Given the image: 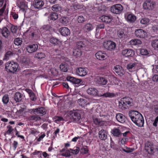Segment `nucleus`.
<instances>
[{"label":"nucleus","mask_w":158,"mask_h":158,"mask_svg":"<svg viewBox=\"0 0 158 158\" xmlns=\"http://www.w3.org/2000/svg\"><path fill=\"white\" fill-rule=\"evenodd\" d=\"M70 153L71 152H69V150H66L65 152V153H62L61 154V155L66 157H70L71 156Z\"/></svg>","instance_id":"nucleus-50"},{"label":"nucleus","mask_w":158,"mask_h":158,"mask_svg":"<svg viewBox=\"0 0 158 158\" xmlns=\"http://www.w3.org/2000/svg\"><path fill=\"white\" fill-rule=\"evenodd\" d=\"M6 7V4L4 5V6L0 9V16H1L4 12Z\"/></svg>","instance_id":"nucleus-61"},{"label":"nucleus","mask_w":158,"mask_h":158,"mask_svg":"<svg viewBox=\"0 0 158 158\" xmlns=\"http://www.w3.org/2000/svg\"><path fill=\"white\" fill-rule=\"evenodd\" d=\"M129 115L132 121L138 126L141 127L143 126L144 120L143 117L138 111H130L129 112Z\"/></svg>","instance_id":"nucleus-1"},{"label":"nucleus","mask_w":158,"mask_h":158,"mask_svg":"<svg viewBox=\"0 0 158 158\" xmlns=\"http://www.w3.org/2000/svg\"><path fill=\"white\" fill-rule=\"evenodd\" d=\"M32 101H35L36 100V98H35V95L34 93L33 92L29 95Z\"/></svg>","instance_id":"nucleus-56"},{"label":"nucleus","mask_w":158,"mask_h":158,"mask_svg":"<svg viewBox=\"0 0 158 158\" xmlns=\"http://www.w3.org/2000/svg\"><path fill=\"white\" fill-rule=\"evenodd\" d=\"M135 35L138 37L144 38L147 35L146 32L142 29H137L135 32Z\"/></svg>","instance_id":"nucleus-13"},{"label":"nucleus","mask_w":158,"mask_h":158,"mask_svg":"<svg viewBox=\"0 0 158 158\" xmlns=\"http://www.w3.org/2000/svg\"><path fill=\"white\" fill-rule=\"evenodd\" d=\"M150 21V19L148 18H144L140 20V23L142 24H147Z\"/></svg>","instance_id":"nucleus-46"},{"label":"nucleus","mask_w":158,"mask_h":158,"mask_svg":"<svg viewBox=\"0 0 158 158\" xmlns=\"http://www.w3.org/2000/svg\"><path fill=\"white\" fill-rule=\"evenodd\" d=\"M5 69L7 72L14 73L19 70V64L16 62L13 61L8 62L5 64Z\"/></svg>","instance_id":"nucleus-4"},{"label":"nucleus","mask_w":158,"mask_h":158,"mask_svg":"<svg viewBox=\"0 0 158 158\" xmlns=\"http://www.w3.org/2000/svg\"><path fill=\"white\" fill-rule=\"evenodd\" d=\"M103 46L105 48L110 51H112L115 49L116 47V43L111 41L109 40L103 43Z\"/></svg>","instance_id":"nucleus-8"},{"label":"nucleus","mask_w":158,"mask_h":158,"mask_svg":"<svg viewBox=\"0 0 158 158\" xmlns=\"http://www.w3.org/2000/svg\"><path fill=\"white\" fill-rule=\"evenodd\" d=\"M31 114H37L39 116H42L46 114V110L44 107L31 109L29 110Z\"/></svg>","instance_id":"nucleus-6"},{"label":"nucleus","mask_w":158,"mask_h":158,"mask_svg":"<svg viewBox=\"0 0 158 158\" xmlns=\"http://www.w3.org/2000/svg\"><path fill=\"white\" fill-rule=\"evenodd\" d=\"M132 98L128 97L122 98L118 102V107L123 110L133 105Z\"/></svg>","instance_id":"nucleus-3"},{"label":"nucleus","mask_w":158,"mask_h":158,"mask_svg":"<svg viewBox=\"0 0 158 158\" xmlns=\"http://www.w3.org/2000/svg\"><path fill=\"white\" fill-rule=\"evenodd\" d=\"M52 9L54 11H60L61 10V8L59 5L56 4L54 5L52 7Z\"/></svg>","instance_id":"nucleus-39"},{"label":"nucleus","mask_w":158,"mask_h":158,"mask_svg":"<svg viewBox=\"0 0 158 158\" xmlns=\"http://www.w3.org/2000/svg\"><path fill=\"white\" fill-rule=\"evenodd\" d=\"M145 149L148 153L150 154H154L158 152V148L153 143L148 141L145 144Z\"/></svg>","instance_id":"nucleus-5"},{"label":"nucleus","mask_w":158,"mask_h":158,"mask_svg":"<svg viewBox=\"0 0 158 158\" xmlns=\"http://www.w3.org/2000/svg\"><path fill=\"white\" fill-rule=\"evenodd\" d=\"M10 30L11 32L13 33H16L18 30V27L17 26L12 25L10 28Z\"/></svg>","instance_id":"nucleus-51"},{"label":"nucleus","mask_w":158,"mask_h":158,"mask_svg":"<svg viewBox=\"0 0 158 158\" xmlns=\"http://www.w3.org/2000/svg\"><path fill=\"white\" fill-rule=\"evenodd\" d=\"M2 101L4 104H7L9 101V98L8 95L7 94H5L4 95L2 98Z\"/></svg>","instance_id":"nucleus-45"},{"label":"nucleus","mask_w":158,"mask_h":158,"mask_svg":"<svg viewBox=\"0 0 158 158\" xmlns=\"http://www.w3.org/2000/svg\"><path fill=\"white\" fill-rule=\"evenodd\" d=\"M82 54V52L80 49L75 48L73 51V55L76 57H80Z\"/></svg>","instance_id":"nucleus-30"},{"label":"nucleus","mask_w":158,"mask_h":158,"mask_svg":"<svg viewBox=\"0 0 158 158\" xmlns=\"http://www.w3.org/2000/svg\"><path fill=\"white\" fill-rule=\"evenodd\" d=\"M158 124V116H157L155 119L153 123V125L154 127H156Z\"/></svg>","instance_id":"nucleus-59"},{"label":"nucleus","mask_w":158,"mask_h":158,"mask_svg":"<svg viewBox=\"0 0 158 158\" xmlns=\"http://www.w3.org/2000/svg\"><path fill=\"white\" fill-rule=\"evenodd\" d=\"M151 45L155 50H158V40H152L151 42Z\"/></svg>","instance_id":"nucleus-38"},{"label":"nucleus","mask_w":158,"mask_h":158,"mask_svg":"<svg viewBox=\"0 0 158 158\" xmlns=\"http://www.w3.org/2000/svg\"><path fill=\"white\" fill-rule=\"evenodd\" d=\"M76 74L79 76L83 77L86 75L87 71L86 69L82 67H79L76 69Z\"/></svg>","instance_id":"nucleus-14"},{"label":"nucleus","mask_w":158,"mask_h":158,"mask_svg":"<svg viewBox=\"0 0 158 158\" xmlns=\"http://www.w3.org/2000/svg\"><path fill=\"white\" fill-rule=\"evenodd\" d=\"M69 115L70 116L72 121L77 122L81 118L80 113L77 112H70L69 113Z\"/></svg>","instance_id":"nucleus-11"},{"label":"nucleus","mask_w":158,"mask_h":158,"mask_svg":"<svg viewBox=\"0 0 158 158\" xmlns=\"http://www.w3.org/2000/svg\"><path fill=\"white\" fill-rule=\"evenodd\" d=\"M134 150V148H126V153H131Z\"/></svg>","instance_id":"nucleus-57"},{"label":"nucleus","mask_w":158,"mask_h":158,"mask_svg":"<svg viewBox=\"0 0 158 158\" xmlns=\"http://www.w3.org/2000/svg\"><path fill=\"white\" fill-rule=\"evenodd\" d=\"M105 26L104 24H99L96 25V30L98 29H103L104 28Z\"/></svg>","instance_id":"nucleus-55"},{"label":"nucleus","mask_w":158,"mask_h":158,"mask_svg":"<svg viewBox=\"0 0 158 158\" xmlns=\"http://www.w3.org/2000/svg\"><path fill=\"white\" fill-rule=\"evenodd\" d=\"M98 81L100 84L103 85H106L107 82V80L104 77H100L98 79Z\"/></svg>","instance_id":"nucleus-42"},{"label":"nucleus","mask_w":158,"mask_h":158,"mask_svg":"<svg viewBox=\"0 0 158 158\" xmlns=\"http://www.w3.org/2000/svg\"><path fill=\"white\" fill-rule=\"evenodd\" d=\"M111 133L114 136L119 137L122 135L120 130L118 128H114L111 130Z\"/></svg>","instance_id":"nucleus-29"},{"label":"nucleus","mask_w":158,"mask_h":158,"mask_svg":"<svg viewBox=\"0 0 158 158\" xmlns=\"http://www.w3.org/2000/svg\"><path fill=\"white\" fill-rule=\"evenodd\" d=\"M125 30L124 29H121L118 30L117 32V35L118 37L121 39L125 38L126 36V33H125Z\"/></svg>","instance_id":"nucleus-27"},{"label":"nucleus","mask_w":158,"mask_h":158,"mask_svg":"<svg viewBox=\"0 0 158 158\" xmlns=\"http://www.w3.org/2000/svg\"><path fill=\"white\" fill-rule=\"evenodd\" d=\"M58 15L56 12H52L50 14L49 18L50 20L55 21L58 18Z\"/></svg>","instance_id":"nucleus-37"},{"label":"nucleus","mask_w":158,"mask_h":158,"mask_svg":"<svg viewBox=\"0 0 158 158\" xmlns=\"http://www.w3.org/2000/svg\"><path fill=\"white\" fill-rule=\"evenodd\" d=\"M7 128L8 129V130L5 133L4 135L5 136H6V134H10L12 131L13 130V129L12 128V126L10 125L8 126Z\"/></svg>","instance_id":"nucleus-48"},{"label":"nucleus","mask_w":158,"mask_h":158,"mask_svg":"<svg viewBox=\"0 0 158 158\" xmlns=\"http://www.w3.org/2000/svg\"><path fill=\"white\" fill-rule=\"evenodd\" d=\"M128 139H127L123 138L121 140V143L122 145H123L125 143V142Z\"/></svg>","instance_id":"nucleus-63"},{"label":"nucleus","mask_w":158,"mask_h":158,"mask_svg":"<svg viewBox=\"0 0 158 158\" xmlns=\"http://www.w3.org/2000/svg\"><path fill=\"white\" fill-rule=\"evenodd\" d=\"M60 68L61 71L63 72H67L68 71V69L67 65L65 64L62 63L60 65Z\"/></svg>","instance_id":"nucleus-43"},{"label":"nucleus","mask_w":158,"mask_h":158,"mask_svg":"<svg viewBox=\"0 0 158 158\" xmlns=\"http://www.w3.org/2000/svg\"><path fill=\"white\" fill-rule=\"evenodd\" d=\"M59 31L62 35L64 36L69 35L70 33V30L66 27L61 28L59 30Z\"/></svg>","instance_id":"nucleus-21"},{"label":"nucleus","mask_w":158,"mask_h":158,"mask_svg":"<svg viewBox=\"0 0 158 158\" xmlns=\"http://www.w3.org/2000/svg\"><path fill=\"white\" fill-rule=\"evenodd\" d=\"M155 6V3L151 0H147L143 4V7L146 10H152Z\"/></svg>","instance_id":"nucleus-9"},{"label":"nucleus","mask_w":158,"mask_h":158,"mask_svg":"<svg viewBox=\"0 0 158 158\" xmlns=\"http://www.w3.org/2000/svg\"><path fill=\"white\" fill-rule=\"evenodd\" d=\"M140 54L142 55L146 56L149 54L148 51L146 49H139Z\"/></svg>","instance_id":"nucleus-44"},{"label":"nucleus","mask_w":158,"mask_h":158,"mask_svg":"<svg viewBox=\"0 0 158 158\" xmlns=\"http://www.w3.org/2000/svg\"><path fill=\"white\" fill-rule=\"evenodd\" d=\"M122 54L123 56L129 58L133 57L135 55V52L132 49H126L122 50Z\"/></svg>","instance_id":"nucleus-10"},{"label":"nucleus","mask_w":158,"mask_h":158,"mask_svg":"<svg viewBox=\"0 0 158 158\" xmlns=\"http://www.w3.org/2000/svg\"><path fill=\"white\" fill-rule=\"evenodd\" d=\"M50 42L53 44L56 45L59 42V40L56 38L53 37L50 38L49 40Z\"/></svg>","instance_id":"nucleus-41"},{"label":"nucleus","mask_w":158,"mask_h":158,"mask_svg":"<svg viewBox=\"0 0 158 158\" xmlns=\"http://www.w3.org/2000/svg\"><path fill=\"white\" fill-rule=\"evenodd\" d=\"M14 42L15 45L19 46L22 44V41L20 38H17L15 39Z\"/></svg>","instance_id":"nucleus-47"},{"label":"nucleus","mask_w":158,"mask_h":158,"mask_svg":"<svg viewBox=\"0 0 158 158\" xmlns=\"http://www.w3.org/2000/svg\"><path fill=\"white\" fill-rule=\"evenodd\" d=\"M152 80L156 82H158V75H155L152 77Z\"/></svg>","instance_id":"nucleus-60"},{"label":"nucleus","mask_w":158,"mask_h":158,"mask_svg":"<svg viewBox=\"0 0 158 158\" xmlns=\"http://www.w3.org/2000/svg\"><path fill=\"white\" fill-rule=\"evenodd\" d=\"M137 64L134 62L133 63H130L127 64V69L130 71H133L135 69V67L136 66Z\"/></svg>","instance_id":"nucleus-33"},{"label":"nucleus","mask_w":158,"mask_h":158,"mask_svg":"<svg viewBox=\"0 0 158 158\" xmlns=\"http://www.w3.org/2000/svg\"><path fill=\"white\" fill-rule=\"evenodd\" d=\"M87 92L88 94L94 96L112 98L115 96V94H114L109 92H107L103 94H99L98 93V90L96 88L93 87L89 88L87 90Z\"/></svg>","instance_id":"nucleus-2"},{"label":"nucleus","mask_w":158,"mask_h":158,"mask_svg":"<svg viewBox=\"0 0 158 158\" xmlns=\"http://www.w3.org/2000/svg\"><path fill=\"white\" fill-rule=\"evenodd\" d=\"M87 41H79L76 42L75 48L80 49L85 48L86 46Z\"/></svg>","instance_id":"nucleus-23"},{"label":"nucleus","mask_w":158,"mask_h":158,"mask_svg":"<svg viewBox=\"0 0 158 158\" xmlns=\"http://www.w3.org/2000/svg\"><path fill=\"white\" fill-rule=\"evenodd\" d=\"M154 110L155 112L158 115V106H154Z\"/></svg>","instance_id":"nucleus-64"},{"label":"nucleus","mask_w":158,"mask_h":158,"mask_svg":"<svg viewBox=\"0 0 158 158\" xmlns=\"http://www.w3.org/2000/svg\"><path fill=\"white\" fill-rule=\"evenodd\" d=\"M13 98L16 102H19L22 101L23 98V96L22 94L18 92L14 94Z\"/></svg>","instance_id":"nucleus-20"},{"label":"nucleus","mask_w":158,"mask_h":158,"mask_svg":"<svg viewBox=\"0 0 158 158\" xmlns=\"http://www.w3.org/2000/svg\"><path fill=\"white\" fill-rule=\"evenodd\" d=\"M77 20L79 23H82L85 21V18L81 15L78 16Z\"/></svg>","instance_id":"nucleus-49"},{"label":"nucleus","mask_w":158,"mask_h":158,"mask_svg":"<svg viewBox=\"0 0 158 158\" xmlns=\"http://www.w3.org/2000/svg\"><path fill=\"white\" fill-rule=\"evenodd\" d=\"M2 34L5 38H7L10 35V32L6 27H4L3 28Z\"/></svg>","instance_id":"nucleus-34"},{"label":"nucleus","mask_w":158,"mask_h":158,"mask_svg":"<svg viewBox=\"0 0 158 158\" xmlns=\"http://www.w3.org/2000/svg\"><path fill=\"white\" fill-rule=\"evenodd\" d=\"M31 115L28 118V119L30 121L37 122L41 119V118L38 115Z\"/></svg>","instance_id":"nucleus-28"},{"label":"nucleus","mask_w":158,"mask_h":158,"mask_svg":"<svg viewBox=\"0 0 158 158\" xmlns=\"http://www.w3.org/2000/svg\"><path fill=\"white\" fill-rule=\"evenodd\" d=\"M116 118L118 121L120 123H123L125 121V116L122 114L118 113L117 114Z\"/></svg>","instance_id":"nucleus-25"},{"label":"nucleus","mask_w":158,"mask_h":158,"mask_svg":"<svg viewBox=\"0 0 158 158\" xmlns=\"http://www.w3.org/2000/svg\"><path fill=\"white\" fill-rule=\"evenodd\" d=\"M80 150L79 148L78 147H76V149H73V152H71V153L74 155L77 154L79 152Z\"/></svg>","instance_id":"nucleus-53"},{"label":"nucleus","mask_w":158,"mask_h":158,"mask_svg":"<svg viewBox=\"0 0 158 158\" xmlns=\"http://www.w3.org/2000/svg\"><path fill=\"white\" fill-rule=\"evenodd\" d=\"M66 79L68 81H69L73 84L78 85L81 82L82 80L80 79H78L73 77L70 76H67Z\"/></svg>","instance_id":"nucleus-17"},{"label":"nucleus","mask_w":158,"mask_h":158,"mask_svg":"<svg viewBox=\"0 0 158 158\" xmlns=\"http://www.w3.org/2000/svg\"><path fill=\"white\" fill-rule=\"evenodd\" d=\"M94 122L95 124L96 125H99L100 126H103L105 124V122L101 120L100 119L98 118H95L94 119Z\"/></svg>","instance_id":"nucleus-35"},{"label":"nucleus","mask_w":158,"mask_h":158,"mask_svg":"<svg viewBox=\"0 0 158 158\" xmlns=\"http://www.w3.org/2000/svg\"><path fill=\"white\" fill-rule=\"evenodd\" d=\"M130 42L131 45H138L142 43V42L140 40L136 39L131 40Z\"/></svg>","instance_id":"nucleus-36"},{"label":"nucleus","mask_w":158,"mask_h":158,"mask_svg":"<svg viewBox=\"0 0 158 158\" xmlns=\"http://www.w3.org/2000/svg\"><path fill=\"white\" fill-rule=\"evenodd\" d=\"M12 54V53L11 51H8L6 54L4 59H8L9 58V56L11 55Z\"/></svg>","instance_id":"nucleus-54"},{"label":"nucleus","mask_w":158,"mask_h":158,"mask_svg":"<svg viewBox=\"0 0 158 158\" xmlns=\"http://www.w3.org/2000/svg\"><path fill=\"white\" fill-rule=\"evenodd\" d=\"M107 132L103 129L101 130L98 132V137L99 138L103 140H105L107 137Z\"/></svg>","instance_id":"nucleus-19"},{"label":"nucleus","mask_w":158,"mask_h":158,"mask_svg":"<svg viewBox=\"0 0 158 158\" xmlns=\"http://www.w3.org/2000/svg\"><path fill=\"white\" fill-rule=\"evenodd\" d=\"M17 6L23 12L25 11L27 8V5L23 1H21L19 3H17Z\"/></svg>","instance_id":"nucleus-24"},{"label":"nucleus","mask_w":158,"mask_h":158,"mask_svg":"<svg viewBox=\"0 0 158 158\" xmlns=\"http://www.w3.org/2000/svg\"><path fill=\"white\" fill-rule=\"evenodd\" d=\"M60 22L64 25H67L69 23V19L67 17H62L60 19Z\"/></svg>","instance_id":"nucleus-40"},{"label":"nucleus","mask_w":158,"mask_h":158,"mask_svg":"<svg viewBox=\"0 0 158 158\" xmlns=\"http://www.w3.org/2000/svg\"><path fill=\"white\" fill-rule=\"evenodd\" d=\"M123 9V7L121 5L116 4L111 6L110 10L112 13L118 14L121 13Z\"/></svg>","instance_id":"nucleus-7"},{"label":"nucleus","mask_w":158,"mask_h":158,"mask_svg":"<svg viewBox=\"0 0 158 158\" xmlns=\"http://www.w3.org/2000/svg\"><path fill=\"white\" fill-rule=\"evenodd\" d=\"M100 19L103 22L106 23H110L112 20V17L109 15H103L100 17Z\"/></svg>","instance_id":"nucleus-22"},{"label":"nucleus","mask_w":158,"mask_h":158,"mask_svg":"<svg viewBox=\"0 0 158 158\" xmlns=\"http://www.w3.org/2000/svg\"><path fill=\"white\" fill-rule=\"evenodd\" d=\"M136 17L133 14H130L127 15V20L130 23H133L134 22L136 19Z\"/></svg>","instance_id":"nucleus-31"},{"label":"nucleus","mask_w":158,"mask_h":158,"mask_svg":"<svg viewBox=\"0 0 158 158\" xmlns=\"http://www.w3.org/2000/svg\"><path fill=\"white\" fill-rule=\"evenodd\" d=\"M94 28V26L90 23L85 24L83 28V30L86 32H89L92 31Z\"/></svg>","instance_id":"nucleus-18"},{"label":"nucleus","mask_w":158,"mask_h":158,"mask_svg":"<svg viewBox=\"0 0 158 158\" xmlns=\"http://www.w3.org/2000/svg\"><path fill=\"white\" fill-rule=\"evenodd\" d=\"M23 73L25 75H28L30 74V71L29 69L25 70L23 71Z\"/></svg>","instance_id":"nucleus-62"},{"label":"nucleus","mask_w":158,"mask_h":158,"mask_svg":"<svg viewBox=\"0 0 158 158\" xmlns=\"http://www.w3.org/2000/svg\"><path fill=\"white\" fill-rule=\"evenodd\" d=\"M38 45L37 44H33L28 45L26 48L27 51L29 53H32L35 52L38 49Z\"/></svg>","instance_id":"nucleus-12"},{"label":"nucleus","mask_w":158,"mask_h":158,"mask_svg":"<svg viewBox=\"0 0 158 158\" xmlns=\"http://www.w3.org/2000/svg\"><path fill=\"white\" fill-rule=\"evenodd\" d=\"M54 118L55 119V122L64 120V118L61 116H55Z\"/></svg>","instance_id":"nucleus-52"},{"label":"nucleus","mask_w":158,"mask_h":158,"mask_svg":"<svg viewBox=\"0 0 158 158\" xmlns=\"http://www.w3.org/2000/svg\"><path fill=\"white\" fill-rule=\"evenodd\" d=\"M33 4L35 8L41 9L42 8L44 5V2L42 0H34Z\"/></svg>","instance_id":"nucleus-15"},{"label":"nucleus","mask_w":158,"mask_h":158,"mask_svg":"<svg viewBox=\"0 0 158 158\" xmlns=\"http://www.w3.org/2000/svg\"><path fill=\"white\" fill-rule=\"evenodd\" d=\"M96 58L99 60H104L106 56V54L102 51H99L95 54Z\"/></svg>","instance_id":"nucleus-26"},{"label":"nucleus","mask_w":158,"mask_h":158,"mask_svg":"<svg viewBox=\"0 0 158 158\" xmlns=\"http://www.w3.org/2000/svg\"><path fill=\"white\" fill-rule=\"evenodd\" d=\"M11 15L15 19H17L18 18V15L15 12H13L11 13Z\"/></svg>","instance_id":"nucleus-58"},{"label":"nucleus","mask_w":158,"mask_h":158,"mask_svg":"<svg viewBox=\"0 0 158 158\" xmlns=\"http://www.w3.org/2000/svg\"><path fill=\"white\" fill-rule=\"evenodd\" d=\"M45 56V55L44 53L42 52H38L35 54V58L39 60H41L44 58Z\"/></svg>","instance_id":"nucleus-32"},{"label":"nucleus","mask_w":158,"mask_h":158,"mask_svg":"<svg viewBox=\"0 0 158 158\" xmlns=\"http://www.w3.org/2000/svg\"><path fill=\"white\" fill-rule=\"evenodd\" d=\"M114 70L117 74L120 76L123 75L125 73L123 68L119 65L115 66Z\"/></svg>","instance_id":"nucleus-16"}]
</instances>
